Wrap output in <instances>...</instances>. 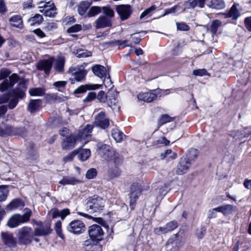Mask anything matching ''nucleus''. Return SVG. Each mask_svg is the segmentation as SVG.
Segmentation results:
<instances>
[{"label": "nucleus", "mask_w": 251, "mask_h": 251, "mask_svg": "<svg viewBox=\"0 0 251 251\" xmlns=\"http://www.w3.org/2000/svg\"><path fill=\"white\" fill-rule=\"evenodd\" d=\"M101 12V7L98 6H94L91 7L86 14V17L91 18L97 15Z\"/></svg>", "instance_id": "e433bc0d"}, {"label": "nucleus", "mask_w": 251, "mask_h": 251, "mask_svg": "<svg viewBox=\"0 0 251 251\" xmlns=\"http://www.w3.org/2000/svg\"><path fill=\"white\" fill-rule=\"evenodd\" d=\"M29 93L32 96H41L45 93V90L41 88H32L29 89Z\"/></svg>", "instance_id": "49530a36"}, {"label": "nucleus", "mask_w": 251, "mask_h": 251, "mask_svg": "<svg viewBox=\"0 0 251 251\" xmlns=\"http://www.w3.org/2000/svg\"><path fill=\"white\" fill-rule=\"evenodd\" d=\"M96 98V94L94 92L89 93L87 97L83 100L84 102H90L95 99Z\"/></svg>", "instance_id": "774afa93"}, {"label": "nucleus", "mask_w": 251, "mask_h": 251, "mask_svg": "<svg viewBox=\"0 0 251 251\" xmlns=\"http://www.w3.org/2000/svg\"><path fill=\"white\" fill-rule=\"evenodd\" d=\"M24 205L25 204L22 200L16 199L13 200L6 206V209L7 210H12L19 207H23Z\"/></svg>", "instance_id": "c85d7f7f"}, {"label": "nucleus", "mask_w": 251, "mask_h": 251, "mask_svg": "<svg viewBox=\"0 0 251 251\" xmlns=\"http://www.w3.org/2000/svg\"><path fill=\"white\" fill-rule=\"evenodd\" d=\"M9 190L6 186H0V201H2L7 199Z\"/></svg>", "instance_id": "c03bdc74"}, {"label": "nucleus", "mask_w": 251, "mask_h": 251, "mask_svg": "<svg viewBox=\"0 0 251 251\" xmlns=\"http://www.w3.org/2000/svg\"><path fill=\"white\" fill-rule=\"evenodd\" d=\"M165 226L168 232H171L177 227L178 223L176 221H172L166 224Z\"/></svg>", "instance_id": "864d4df0"}, {"label": "nucleus", "mask_w": 251, "mask_h": 251, "mask_svg": "<svg viewBox=\"0 0 251 251\" xmlns=\"http://www.w3.org/2000/svg\"><path fill=\"white\" fill-rule=\"evenodd\" d=\"M88 231L92 240L99 241L103 239L104 232L100 226L93 225L89 227Z\"/></svg>", "instance_id": "0eeeda50"}, {"label": "nucleus", "mask_w": 251, "mask_h": 251, "mask_svg": "<svg viewBox=\"0 0 251 251\" xmlns=\"http://www.w3.org/2000/svg\"><path fill=\"white\" fill-rule=\"evenodd\" d=\"M94 24L96 29L111 27L113 25V21L110 18L101 15L96 20Z\"/></svg>", "instance_id": "ddd939ff"}, {"label": "nucleus", "mask_w": 251, "mask_h": 251, "mask_svg": "<svg viewBox=\"0 0 251 251\" xmlns=\"http://www.w3.org/2000/svg\"><path fill=\"white\" fill-rule=\"evenodd\" d=\"M112 161L115 166L116 167L122 163V158L116 152L114 153V156L110 158L108 161Z\"/></svg>", "instance_id": "603ef678"}, {"label": "nucleus", "mask_w": 251, "mask_h": 251, "mask_svg": "<svg viewBox=\"0 0 251 251\" xmlns=\"http://www.w3.org/2000/svg\"><path fill=\"white\" fill-rule=\"evenodd\" d=\"M27 131L25 127L15 128L14 135H18L24 137L26 134Z\"/></svg>", "instance_id": "4d7b16f0"}, {"label": "nucleus", "mask_w": 251, "mask_h": 251, "mask_svg": "<svg viewBox=\"0 0 251 251\" xmlns=\"http://www.w3.org/2000/svg\"><path fill=\"white\" fill-rule=\"evenodd\" d=\"M101 8V12L104 15L105 17H108L112 19L115 16L114 10L109 6H102Z\"/></svg>", "instance_id": "a19ab883"}, {"label": "nucleus", "mask_w": 251, "mask_h": 251, "mask_svg": "<svg viewBox=\"0 0 251 251\" xmlns=\"http://www.w3.org/2000/svg\"><path fill=\"white\" fill-rule=\"evenodd\" d=\"M177 29L180 31H188L190 27L188 25L184 22L177 23H176Z\"/></svg>", "instance_id": "052dcab7"}, {"label": "nucleus", "mask_w": 251, "mask_h": 251, "mask_svg": "<svg viewBox=\"0 0 251 251\" xmlns=\"http://www.w3.org/2000/svg\"><path fill=\"white\" fill-rule=\"evenodd\" d=\"M10 74V71L6 68H3L0 71V80L6 78Z\"/></svg>", "instance_id": "0e129e2a"}, {"label": "nucleus", "mask_w": 251, "mask_h": 251, "mask_svg": "<svg viewBox=\"0 0 251 251\" xmlns=\"http://www.w3.org/2000/svg\"><path fill=\"white\" fill-rule=\"evenodd\" d=\"M41 105V100H31L29 101L27 110L31 113H33L37 110Z\"/></svg>", "instance_id": "473e14b6"}, {"label": "nucleus", "mask_w": 251, "mask_h": 251, "mask_svg": "<svg viewBox=\"0 0 251 251\" xmlns=\"http://www.w3.org/2000/svg\"><path fill=\"white\" fill-rule=\"evenodd\" d=\"M97 175V171L95 169H89L86 174V177L88 179H92Z\"/></svg>", "instance_id": "69168bd1"}, {"label": "nucleus", "mask_w": 251, "mask_h": 251, "mask_svg": "<svg viewBox=\"0 0 251 251\" xmlns=\"http://www.w3.org/2000/svg\"><path fill=\"white\" fill-rule=\"evenodd\" d=\"M52 66V59L42 60L37 63V68L40 71H44L45 73L48 75L50 73Z\"/></svg>", "instance_id": "a211bd4d"}, {"label": "nucleus", "mask_w": 251, "mask_h": 251, "mask_svg": "<svg viewBox=\"0 0 251 251\" xmlns=\"http://www.w3.org/2000/svg\"><path fill=\"white\" fill-rule=\"evenodd\" d=\"M118 93L117 92H111L108 93L107 96V103L109 106L113 109L118 108L119 109V106L118 103Z\"/></svg>", "instance_id": "4be33fe9"}, {"label": "nucleus", "mask_w": 251, "mask_h": 251, "mask_svg": "<svg viewBox=\"0 0 251 251\" xmlns=\"http://www.w3.org/2000/svg\"><path fill=\"white\" fill-rule=\"evenodd\" d=\"M91 55V52L81 49L76 50V56L77 57H86Z\"/></svg>", "instance_id": "6e6d98bb"}, {"label": "nucleus", "mask_w": 251, "mask_h": 251, "mask_svg": "<svg viewBox=\"0 0 251 251\" xmlns=\"http://www.w3.org/2000/svg\"><path fill=\"white\" fill-rule=\"evenodd\" d=\"M19 80V77L16 74H13L9 76V79H5L0 84V91L3 92L8 89L9 88L12 87Z\"/></svg>", "instance_id": "f8f14e48"}, {"label": "nucleus", "mask_w": 251, "mask_h": 251, "mask_svg": "<svg viewBox=\"0 0 251 251\" xmlns=\"http://www.w3.org/2000/svg\"><path fill=\"white\" fill-rule=\"evenodd\" d=\"M65 64V58L64 57H59L55 60L54 68L55 70L59 73L64 71Z\"/></svg>", "instance_id": "72a5a7b5"}, {"label": "nucleus", "mask_w": 251, "mask_h": 251, "mask_svg": "<svg viewBox=\"0 0 251 251\" xmlns=\"http://www.w3.org/2000/svg\"><path fill=\"white\" fill-rule=\"evenodd\" d=\"M156 7L155 5H152L149 8L145 10L140 15V19H142L146 16H150L151 14L156 10Z\"/></svg>", "instance_id": "09e8293b"}, {"label": "nucleus", "mask_w": 251, "mask_h": 251, "mask_svg": "<svg viewBox=\"0 0 251 251\" xmlns=\"http://www.w3.org/2000/svg\"><path fill=\"white\" fill-rule=\"evenodd\" d=\"M115 152L114 150L110 146L105 144L100 146L99 150V154L107 161L114 156Z\"/></svg>", "instance_id": "4468645a"}, {"label": "nucleus", "mask_w": 251, "mask_h": 251, "mask_svg": "<svg viewBox=\"0 0 251 251\" xmlns=\"http://www.w3.org/2000/svg\"><path fill=\"white\" fill-rule=\"evenodd\" d=\"M56 8L54 3H51L50 6L46 7V9H39V12L43 13L45 16L54 17L56 14Z\"/></svg>", "instance_id": "393cba45"}, {"label": "nucleus", "mask_w": 251, "mask_h": 251, "mask_svg": "<svg viewBox=\"0 0 251 251\" xmlns=\"http://www.w3.org/2000/svg\"><path fill=\"white\" fill-rule=\"evenodd\" d=\"M69 72L74 76L75 79L77 81H81L84 80L87 73L85 70H80L77 68L73 67L69 69Z\"/></svg>", "instance_id": "f3484780"}, {"label": "nucleus", "mask_w": 251, "mask_h": 251, "mask_svg": "<svg viewBox=\"0 0 251 251\" xmlns=\"http://www.w3.org/2000/svg\"><path fill=\"white\" fill-rule=\"evenodd\" d=\"M61 226V222L60 221H58L55 224L54 228L58 236H59L61 239H64L65 237L62 233Z\"/></svg>", "instance_id": "8fccbe9b"}, {"label": "nucleus", "mask_w": 251, "mask_h": 251, "mask_svg": "<svg viewBox=\"0 0 251 251\" xmlns=\"http://www.w3.org/2000/svg\"><path fill=\"white\" fill-rule=\"evenodd\" d=\"M233 206L231 204H226L225 205L219 206L217 210L218 212H221L225 216L231 214L233 211Z\"/></svg>", "instance_id": "f704fd0d"}, {"label": "nucleus", "mask_w": 251, "mask_h": 251, "mask_svg": "<svg viewBox=\"0 0 251 251\" xmlns=\"http://www.w3.org/2000/svg\"><path fill=\"white\" fill-rule=\"evenodd\" d=\"M77 153V150H75L71 153H69L68 155H66L63 158L64 162H67L72 161L73 159L74 156L76 155Z\"/></svg>", "instance_id": "e2e57ef3"}, {"label": "nucleus", "mask_w": 251, "mask_h": 251, "mask_svg": "<svg viewBox=\"0 0 251 251\" xmlns=\"http://www.w3.org/2000/svg\"><path fill=\"white\" fill-rule=\"evenodd\" d=\"M77 157L81 161H86L91 155V151L89 149H80L77 151Z\"/></svg>", "instance_id": "2f4dec72"}, {"label": "nucleus", "mask_w": 251, "mask_h": 251, "mask_svg": "<svg viewBox=\"0 0 251 251\" xmlns=\"http://www.w3.org/2000/svg\"><path fill=\"white\" fill-rule=\"evenodd\" d=\"M82 29L81 25L75 24L67 29L68 33L77 32Z\"/></svg>", "instance_id": "bf43d9fd"}, {"label": "nucleus", "mask_w": 251, "mask_h": 251, "mask_svg": "<svg viewBox=\"0 0 251 251\" xmlns=\"http://www.w3.org/2000/svg\"><path fill=\"white\" fill-rule=\"evenodd\" d=\"M191 165V162L186 158H181L177 165L176 173L179 175H182L186 173Z\"/></svg>", "instance_id": "2eb2a0df"}, {"label": "nucleus", "mask_w": 251, "mask_h": 251, "mask_svg": "<svg viewBox=\"0 0 251 251\" xmlns=\"http://www.w3.org/2000/svg\"><path fill=\"white\" fill-rule=\"evenodd\" d=\"M116 11L122 21L128 19L132 13V9L129 5H119L116 6Z\"/></svg>", "instance_id": "9b49d317"}, {"label": "nucleus", "mask_w": 251, "mask_h": 251, "mask_svg": "<svg viewBox=\"0 0 251 251\" xmlns=\"http://www.w3.org/2000/svg\"><path fill=\"white\" fill-rule=\"evenodd\" d=\"M67 230L74 234L78 235L85 230V224L80 220H75L71 222L66 227Z\"/></svg>", "instance_id": "423d86ee"}, {"label": "nucleus", "mask_w": 251, "mask_h": 251, "mask_svg": "<svg viewBox=\"0 0 251 251\" xmlns=\"http://www.w3.org/2000/svg\"><path fill=\"white\" fill-rule=\"evenodd\" d=\"M94 124L102 129L107 128L109 126V120L106 117L105 112L101 111L95 117Z\"/></svg>", "instance_id": "1a4fd4ad"}, {"label": "nucleus", "mask_w": 251, "mask_h": 251, "mask_svg": "<svg viewBox=\"0 0 251 251\" xmlns=\"http://www.w3.org/2000/svg\"><path fill=\"white\" fill-rule=\"evenodd\" d=\"M105 201L101 197L93 196L87 199L86 203V208L91 212H99L102 211L105 205Z\"/></svg>", "instance_id": "f257e3e1"}, {"label": "nucleus", "mask_w": 251, "mask_h": 251, "mask_svg": "<svg viewBox=\"0 0 251 251\" xmlns=\"http://www.w3.org/2000/svg\"><path fill=\"white\" fill-rule=\"evenodd\" d=\"M90 3L87 1H83L81 2L77 6V12L78 14L83 16L86 14V11L90 6Z\"/></svg>", "instance_id": "c756f323"}, {"label": "nucleus", "mask_w": 251, "mask_h": 251, "mask_svg": "<svg viewBox=\"0 0 251 251\" xmlns=\"http://www.w3.org/2000/svg\"><path fill=\"white\" fill-rule=\"evenodd\" d=\"M142 192L141 186L139 183H133L130 187L129 207L131 210L135 208L137 200Z\"/></svg>", "instance_id": "39448f33"}, {"label": "nucleus", "mask_w": 251, "mask_h": 251, "mask_svg": "<svg viewBox=\"0 0 251 251\" xmlns=\"http://www.w3.org/2000/svg\"><path fill=\"white\" fill-rule=\"evenodd\" d=\"M50 226L46 225L34 229V235L36 236H47L51 232Z\"/></svg>", "instance_id": "5701e85b"}, {"label": "nucleus", "mask_w": 251, "mask_h": 251, "mask_svg": "<svg viewBox=\"0 0 251 251\" xmlns=\"http://www.w3.org/2000/svg\"><path fill=\"white\" fill-rule=\"evenodd\" d=\"M193 75L198 76L209 75V74L205 69L195 70L193 71Z\"/></svg>", "instance_id": "680f3d73"}, {"label": "nucleus", "mask_w": 251, "mask_h": 251, "mask_svg": "<svg viewBox=\"0 0 251 251\" xmlns=\"http://www.w3.org/2000/svg\"><path fill=\"white\" fill-rule=\"evenodd\" d=\"M197 5L198 1L197 0H188L184 4L183 11L186 9L194 8Z\"/></svg>", "instance_id": "3c124183"}, {"label": "nucleus", "mask_w": 251, "mask_h": 251, "mask_svg": "<svg viewBox=\"0 0 251 251\" xmlns=\"http://www.w3.org/2000/svg\"><path fill=\"white\" fill-rule=\"evenodd\" d=\"M96 98L98 100H99L100 102H104L107 98V96L105 95L104 91H100L99 92L98 95L96 96Z\"/></svg>", "instance_id": "338daca9"}, {"label": "nucleus", "mask_w": 251, "mask_h": 251, "mask_svg": "<svg viewBox=\"0 0 251 251\" xmlns=\"http://www.w3.org/2000/svg\"><path fill=\"white\" fill-rule=\"evenodd\" d=\"M178 234L173 235L166 243L167 251H177L182 246L181 241L177 239Z\"/></svg>", "instance_id": "9d476101"}, {"label": "nucleus", "mask_w": 251, "mask_h": 251, "mask_svg": "<svg viewBox=\"0 0 251 251\" xmlns=\"http://www.w3.org/2000/svg\"><path fill=\"white\" fill-rule=\"evenodd\" d=\"M15 128L11 126L5 125L3 128L0 127V136H13L14 135Z\"/></svg>", "instance_id": "cd10ccee"}, {"label": "nucleus", "mask_w": 251, "mask_h": 251, "mask_svg": "<svg viewBox=\"0 0 251 251\" xmlns=\"http://www.w3.org/2000/svg\"><path fill=\"white\" fill-rule=\"evenodd\" d=\"M121 171L118 167L109 168L108 170V175L111 178L117 177L121 175Z\"/></svg>", "instance_id": "79ce46f5"}, {"label": "nucleus", "mask_w": 251, "mask_h": 251, "mask_svg": "<svg viewBox=\"0 0 251 251\" xmlns=\"http://www.w3.org/2000/svg\"><path fill=\"white\" fill-rule=\"evenodd\" d=\"M93 73L100 78L105 76L106 74V68L100 65H95L92 68Z\"/></svg>", "instance_id": "a878e982"}, {"label": "nucleus", "mask_w": 251, "mask_h": 251, "mask_svg": "<svg viewBox=\"0 0 251 251\" xmlns=\"http://www.w3.org/2000/svg\"><path fill=\"white\" fill-rule=\"evenodd\" d=\"M155 91L153 90L150 92L140 93L137 95V98L140 100L151 102L157 97V95L155 93Z\"/></svg>", "instance_id": "412c9836"}, {"label": "nucleus", "mask_w": 251, "mask_h": 251, "mask_svg": "<svg viewBox=\"0 0 251 251\" xmlns=\"http://www.w3.org/2000/svg\"><path fill=\"white\" fill-rule=\"evenodd\" d=\"M208 6L215 9H222L226 6L223 0H208Z\"/></svg>", "instance_id": "bb28decb"}, {"label": "nucleus", "mask_w": 251, "mask_h": 251, "mask_svg": "<svg viewBox=\"0 0 251 251\" xmlns=\"http://www.w3.org/2000/svg\"><path fill=\"white\" fill-rule=\"evenodd\" d=\"M26 90L25 82L23 81H20L18 84V87L12 91V98L8 104V107L10 109H13L16 106L19 102V99H23L25 97Z\"/></svg>", "instance_id": "f03ea898"}, {"label": "nucleus", "mask_w": 251, "mask_h": 251, "mask_svg": "<svg viewBox=\"0 0 251 251\" xmlns=\"http://www.w3.org/2000/svg\"><path fill=\"white\" fill-rule=\"evenodd\" d=\"M198 153V151L197 149H191L189 151L185 158L191 162L192 160H195L197 157Z\"/></svg>", "instance_id": "a18cd8bd"}, {"label": "nucleus", "mask_w": 251, "mask_h": 251, "mask_svg": "<svg viewBox=\"0 0 251 251\" xmlns=\"http://www.w3.org/2000/svg\"><path fill=\"white\" fill-rule=\"evenodd\" d=\"M114 43L119 46V49H123L125 47H131V43H129V41L128 40L125 41H120V40H116L114 42Z\"/></svg>", "instance_id": "5fc2aeb1"}, {"label": "nucleus", "mask_w": 251, "mask_h": 251, "mask_svg": "<svg viewBox=\"0 0 251 251\" xmlns=\"http://www.w3.org/2000/svg\"><path fill=\"white\" fill-rule=\"evenodd\" d=\"M113 138L117 142H120L123 140L125 135L117 128H114L111 131Z\"/></svg>", "instance_id": "58836bf2"}, {"label": "nucleus", "mask_w": 251, "mask_h": 251, "mask_svg": "<svg viewBox=\"0 0 251 251\" xmlns=\"http://www.w3.org/2000/svg\"><path fill=\"white\" fill-rule=\"evenodd\" d=\"M227 15L228 17L232 18L233 19H237L240 16V14L235 5H233L228 11Z\"/></svg>", "instance_id": "37998d69"}, {"label": "nucleus", "mask_w": 251, "mask_h": 251, "mask_svg": "<svg viewBox=\"0 0 251 251\" xmlns=\"http://www.w3.org/2000/svg\"><path fill=\"white\" fill-rule=\"evenodd\" d=\"M43 21V17L39 14H35L33 17H31L28 20V23L31 26L36 25H39Z\"/></svg>", "instance_id": "c9c22d12"}, {"label": "nucleus", "mask_w": 251, "mask_h": 251, "mask_svg": "<svg viewBox=\"0 0 251 251\" xmlns=\"http://www.w3.org/2000/svg\"><path fill=\"white\" fill-rule=\"evenodd\" d=\"M23 215L15 214L12 215L7 222V225L11 228H14L21 224L26 223L29 221L31 216V211L30 209H26Z\"/></svg>", "instance_id": "7ed1b4c3"}, {"label": "nucleus", "mask_w": 251, "mask_h": 251, "mask_svg": "<svg viewBox=\"0 0 251 251\" xmlns=\"http://www.w3.org/2000/svg\"><path fill=\"white\" fill-rule=\"evenodd\" d=\"M78 180L72 176H64L62 180H60L59 183L62 185H74L77 183Z\"/></svg>", "instance_id": "4c0bfd02"}, {"label": "nucleus", "mask_w": 251, "mask_h": 251, "mask_svg": "<svg viewBox=\"0 0 251 251\" xmlns=\"http://www.w3.org/2000/svg\"><path fill=\"white\" fill-rule=\"evenodd\" d=\"M51 99L56 102H60L66 101L68 99V97L63 95L58 96L53 94L51 96Z\"/></svg>", "instance_id": "13d9d810"}, {"label": "nucleus", "mask_w": 251, "mask_h": 251, "mask_svg": "<svg viewBox=\"0 0 251 251\" xmlns=\"http://www.w3.org/2000/svg\"><path fill=\"white\" fill-rule=\"evenodd\" d=\"M166 157H168L172 159H175L176 157V154L174 152H172L171 150H167L165 152L160 154L161 159H164Z\"/></svg>", "instance_id": "de8ad7c7"}, {"label": "nucleus", "mask_w": 251, "mask_h": 251, "mask_svg": "<svg viewBox=\"0 0 251 251\" xmlns=\"http://www.w3.org/2000/svg\"><path fill=\"white\" fill-rule=\"evenodd\" d=\"M34 234L32 229L28 226H24L18 230L17 235L18 242L21 245L30 244L33 239Z\"/></svg>", "instance_id": "20e7f679"}, {"label": "nucleus", "mask_w": 251, "mask_h": 251, "mask_svg": "<svg viewBox=\"0 0 251 251\" xmlns=\"http://www.w3.org/2000/svg\"><path fill=\"white\" fill-rule=\"evenodd\" d=\"M1 236L3 243L9 248H13L16 246V241L11 233L2 232Z\"/></svg>", "instance_id": "dca6fc26"}, {"label": "nucleus", "mask_w": 251, "mask_h": 251, "mask_svg": "<svg viewBox=\"0 0 251 251\" xmlns=\"http://www.w3.org/2000/svg\"><path fill=\"white\" fill-rule=\"evenodd\" d=\"M93 129V125H87L79 130L76 137L77 139H78V141L81 142V146H83L87 142L85 140H88L90 138Z\"/></svg>", "instance_id": "6e6552de"}, {"label": "nucleus", "mask_w": 251, "mask_h": 251, "mask_svg": "<svg viewBox=\"0 0 251 251\" xmlns=\"http://www.w3.org/2000/svg\"><path fill=\"white\" fill-rule=\"evenodd\" d=\"M78 141L76 136L71 135L67 137L62 143V148L63 150H70L75 147Z\"/></svg>", "instance_id": "6ab92c4d"}, {"label": "nucleus", "mask_w": 251, "mask_h": 251, "mask_svg": "<svg viewBox=\"0 0 251 251\" xmlns=\"http://www.w3.org/2000/svg\"><path fill=\"white\" fill-rule=\"evenodd\" d=\"M100 85L99 84H87L82 85L78 87L74 91V94H79L85 93L87 90H96L100 87Z\"/></svg>", "instance_id": "b1692460"}, {"label": "nucleus", "mask_w": 251, "mask_h": 251, "mask_svg": "<svg viewBox=\"0 0 251 251\" xmlns=\"http://www.w3.org/2000/svg\"><path fill=\"white\" fill-rule=\"evenodd\" d=\"M83 246L86 251H101L102 247L100 243H95L91 240H86L83 243Z\"/></svg>", "instance_id": "aec40b11"}, {"label": "nucleus", "mask_w": 251, "mask_h": 251, "mask_svg": "<svg viewBox=\"0 0 251 251\" xmlns=\"http://www.w3.org/2000/svg\"><path fill=\"white\" fill-rule=\"evenodd\" d=\"M222 22L218 20L213 21L210 25L208 30L212 33V35L216 34L217 31L219 27L221 26Z\"/></svg>", "instance_id": "ea45409f"}, {"label": "nucleus", "mask_w": 251, "mask_h": 251, "mask_svg": "<svg viewBox=\"0 0 251 251\" xmlns=\"http://www.w3.org/2000/svg\"><path fill=\"white\" fill-rule=\"evenodd\" d=\"M9 21L12 26L18 28L23 27V21L20 16L15 15L12 16L9 19Z\"/></svg>", "instance_id": "7c9ffc66"}]
</instances>
